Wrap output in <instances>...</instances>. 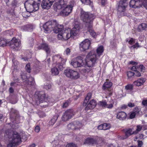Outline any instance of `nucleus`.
Masks as SVG:
<instances>
[{
    "label": "nucleus",
    "mask_w": 147,
    "mask_h": 147,
    "mask_svg": "<svg viewBox=\"0 0 147 147\" xmlns=\"http://www.w3.org/2000/svg\"><path fill=\"white\" fill-rule=\"evenodd\" d=\"M80 27L78 24H75L71 31L70 29H63L57 35L58 40L65 41L69 39L71 35L75 36L80 30Z\"/></svg>",
    "instance_id": "obj_1"
},
{
    "label": "nucleus",
    "mask_w": 147,
    "mask_h": 147,
    "mask_svg": "<svg viewBox=\"0 0 147 147\" xmlns=\"http://www.w3.org/2000/svg\"><path fill=\"white\" fill-rule=\"evenodd\" d=\"M86 65L82 70L83 73H88L92 69V67L95 63L96 61V55L94 54L93 51L90 52L86 57Z\"/></svg>",
    "instance_id": "obj_2"
},
{
    "label": "nucleus",
    "mask_w": 147,
    "mask_h": 147,
    "mask_svg": "<svg viewBox=\"0 0 147 147\" xmlns=\"http://www.w3.org/2000/svg\"><path fill=\"white\" fill-rule=\"evenodd\" d=\"M56 25V22L52 20L47 22L43 25V28L46 33L50 32L53 30L54 32L56 33H59L63 29V26L61 25Z\"/></svg>",
    "instance_id": "obj_3"
},
{
    "label": "nucleus",
    "mask_w": 147,
    "mask_h": 147,
    "mask_svg": "<svg viewBox=\"0 0 147 147\" xmlns=\"http://www.w3.org/2000/svg\"><path fill=\"white\" fill-rule=\"evenodd\" d=\"M54 59L56 60V67L51 68V72L53 76L58 75L59 73V71L57 67H58L61 70L63 69V65L64 64L66 61V59H63L59 55H55L54 57Z\"/></svg>",
    "instance_id": "obj_4"
},
{
    "label": "nucleus",
    "mask_w": 147,
    "mask_h": 147,
    "mask_svg": "<svg viewBox=\"0 0 147 147\" xmlns=\"http://www.w3.org/2000/svg\"><path fill=\"white\" fill-rule=\"evenodd\" d=\"M40 0H27L24 6L27 11L31 13L36 11L39 9Z\"/></svg>",
    "instance_id": "obj_5"
},
{
    "label": "nucleus",
    "mask_w": 147,
    "mask_h": 147,
    "mask_svg": "<svg viewBox=\"0 0 147 147\" xmlns=\"http://www.w3.org/2000/svg\"><path fill=\"white\" fill-rule=\"evenodd\" d=\"M94 15L90 13L86 12L83 11H81V19L86 23V26H87L90 24H92V22L94 18Z\"/></svg>",
    "instance_id": "obj_6"
},
{
    "label": "nucleus",
    "mask_w": 147,
    "mask_h": 147,
    "mask_svg": "<svg viewBox=\"0 0 147 147\" xmlns=\"http://www.w3.org/2000/svg\"><path fill=\"white\" fill-rule=\"evenodd\" d=\"M84 57L85 56L83 55L73 59L71 63V65L74 68L82 67L85 63Z\"/></svg>",
    "instance_id": "obj_7"
},
{
    "label": "nucleus",
    "mask_w": 147,
    "mask_h": 147,
    "mask_svg": "<svg viewBox=\"0 0 147 147\" xmlns=\"http://www.w3.org/2000/svg\"><path fill=\"white\" fill-rule=\"evenodd\" d=\"M21 141L20 135L16 132H14L13 135L12 140L7 145V147H14L20 143Z\"/></svg>",
    "instance_id": "obj_8"
},
{
    "label": "nucleus",
    "mask_w": 147,
    "mask_h": 147,
    "mask_svg": "<svg viewBox=\"0 0 147 147\" xmlns=\"http://www.w3.org/2000/svg\"><path fill=\"white\" fill-rule=\"evenodd\" d=\"M28 77L24 74L21 75V78L24 84L28 86L34 85V78L31 77Z\"/></svg>",
    "instance_id": "obj_9"
},
{
    "label": "nucleus",
    "mask_w": 147,
    "mask_h": 147,
    "mask_svg": "<svg viewBox=\"0 0 147 147\" xmlns=\"http://www.w3.org/2000/svg\"><path fill=\"white\" fill-rule=\"evenodd\" d=\"M73 7L72 5H68L66 7L63 6L61 8L62 10L59 13L60 15L64 16H68L71 12Z\"/></svg>",
    "instance_id": "obj_10"
},
{
    "label": "nucleus",
    "mask_w": 147,
    "mask_h": 147,
    "mask_svg": "<svg viewBox=\"0 0 147 147\" xmlns=\"http://www.w3.org/2000/svg\"><path fill=\"white\" fill-rule=\"evenodd\" d=\"M69 0H57V2L54 5L55 10L57 11L62 8L63 6H66Z\"/></svg>",
    "instance_id": "obj_11"
},
{
    "label": "nucleus",
    "mask_w": 147,
    "mask_h": 147,
    "mask_svg": "<svg viewBox=\"0 0 147 147\" xmlns=\"http://www.w3.org/2000/svg\"><path fill=\"white\" fill-rule=\"evenodd\" d=\"M90 44V41L88 39H85L80 44V50L81 51H83L88 49Z\"/></svg>",
    "instance_id": "obj_12"
},
{
    "label": "nucleus",
    "mask_w": 147,
    "mask_h": 147,
    "mask_svg": "<svg viewBox=\"0 0 147 147\" xmlns=\"http://www.w3.org/2000/svg\"><path fill=\"white\" fill-rule=\"evenodd\" d=\"M74 111L72 109L67 110L64 113L62 117V120L66 121L71 119L74 115Z\"/></svg>",
    "instance_id": "obj_13"
},
{
    "label": "nucleus",
    "mask_w": 147,
    "mask_h": 147,
    "mask_svg": "<svg viewBox=\"0 0 147 147\" xmlns=\"http://www.w3.org/2000/svg\"><path fill=\"white\" fill-rule=\"evenodd\" d=\"M55 1V0H43L41 3V6L43 9H49Z\"/></svg>",
    "instance_id": "obj_14"
},
{
    "label": "nucleus",
    "mask_w": 147,
    "mask_h": 147,
    "mask_svg": "<svg viewBox=\"0 0 147 147\" xmlns=\"http://www.w3.org/2000/svg\"><path fill=\"white\" fill-rule=\"evenodd\" d=\"M125 136H118V138L119 140H124L127 138L129 136L133 134H136V132L133 131V129H128L126 130L125 133Z\"/></svg>",
    "instance_id": "obj_15"
},
{
    "label": "nucleus",
    "mask_w": 147,
    "mask_h": 147,
    "mask_svg": "<svg viewBox=\"0 0 147 147\" xmlns=\"http://www.w3.org/2000/svg\"><path fill=\"white\" fill-rule=\"evenodd\" d=\"M21 45L20 40L15 38H13L10 42V46L13 49L18 47Z\"/></svg>",
    "instance_id": "obj_16"
},
{
    "label": "nucleus",
    "mask_w": 147,
    "mask_h": 147,
    "mask_svg": "<svg viewBox=\"0 0 147 147\" xmlns=\"http://www.w3.org/2000/svg\"><path fill=\"white\" fill-rule=\"evenodd\" d=\"M100 139V138L98 137L93 138H89L86 140L84 144H96L99 141Z\"/></svg>",
    "instance_id": "obj_17"
},
{
    "label": "nucleus",
    "mask_w": 147,
    "mask_h": 147,
    "mask_svg": "<svg viewBox=\"0 0 147 147\" xmlns=\"http://www.w3.org/2000/svg\"><path fill=\"white\" fill-rule=\"evenodd\" d=\"M127 5L126 0H121L117 9L118 11L121 12H123Z\"/></svg>",
    "instance_id": "obj_18"
},
{
    "label": "nucleus",
    "mask_w": 147,
    "mask_h": 147,
    "mask_svg": "<svg viewBox=\"0 0 147 147\" xmlns=\"http://www.w3.org/2000/svg\"><path fill=\"white\" fill-rule=\"evenodd\" d=\"M38 99L40 102L43 103L44 101L47 100L45 94L43 92H40L38 95Z\"/></svg>",
    "instance_id": "obj_19"
},
{
    "label": "nucleus",
    "mask_w": 147,
    "mask_h": 147,
    "mask_svg": "<svg viewBox=\"0 0 147 147\" xmlns=\"http://www.w3.org/2000/svg\"><path fill=\"white\" fill-rule=\"evenodd\" d=\"M39 50L42 49L44 50L47 54H49L50 52V49L49 47L46 43H43L38 47Z\"/></svg>",
    "instance_id": "obj_20"
},
{
    "label": "nucleus",
    "mask_w": 147,
    "mask_h": 147,
    "mask_svg": "<svg viewBox=\"0 0 147 147\" xmlns=\"http://www.w3.org/2000/svg\"><path fill=\"white\" fill-rule=\"evenodd\" d=\"M126 116V114L125 112H119L117 114V118L120 120H123L125 119Z\"/></svg>",
    "instance_id": "obj_21"
},
{
    "label": "nucleus",
    "mask_w": 147,
    "mask_h": 147,
    "mask_svg": "<svg viewBox=\"0 0 147 147\" xmlns=\"http://www.w3.org/2000/svg\"><path fill=\"white\" fill-rule=\"evenodd\" d=\"M96 105V103L95 101L92 100L90 102L88 103L86 107V109H91L94 108Z\"/></svg>",
    "instance_id": "obj_22"
},
{
    "label": "nucleus",
    "mask_w": 147,
    "mask_h": 147,
    "mask_svg": "<svg viewBox=\"0 0 147 147\" xmlns=\"http://www.w3.org/2000/svg\"><path fill=\"white\" fill-rule=\"evenodd\" d=\"M145 80L143 78L138 79L137 81L134 82L133 84L136 86H139L142 85L145 82Z\"/></svg>",
    "instance_id": "obj_23"
},
{
    "label": "nucleus",
    "mask_w": 147,
    "mask_h": 147,
    "mask_svg": "<svg viewBox=\"0 0 147 147\" xmlns=\"http://www.w3.org/2000/svg\"><path fill=\"white\" fill-rule=\"evenodd\" d=\"M104 51L103 47L102 46H100L96 50L97 53L98 55V56L96 57V60L98 59V57H99L100 56L102 55V53ZM93 51L94 52V54L96 55V54L95 53V52L94 51L92 50V51Z\"/></svg>",
    "instance_id": "obj_24"
},
{
    "label": "nucleus",
    "mask_w": 147,
    "mask_h": 147,
    "mask_svg": "<svg viewBox=\"0 0 147 147\" xmlns=\"http://www.w3.org/2000/svg\"><path fill=\"white\" fill-rule=\"evenodd\" d=\"M80 77V75L79 73L73 70L71 79L76 80L78 78Z\"/></svg>",
    "instance_id": "obj_25"
},
{
    "label": "nucleus",
    "mask_w": 147,
    "mask_h": 147,
    "mask_svg": "<svg viewBox=\"0 0 147 147\" xmlns=\"http://www.w3.org/2000/svg\"><path fill=\"white\" fill-rule=\"evenodd\" d=\"M73 70V69H65L64 71V74L67 77L71 79Z\"/></svg>",
    "instance_id": "obj_26"
},
{
    "label": "nucleus",
    "mask_w": 147,
    "mask_h": 147,
    "mask_svg": "<svg viewBox=\"0 0 147 147\" xmlns=\"http://www.w3.org/2000/svg\"><path fill=\"white\" fill-rule=\"evenodd\" d=\"M76 123H77L74 122V124L70 123L68 124L67 125V128L69 129H73L80 128V125H77V126H76L75 124Z\"/></svg>",
    "instance_id": "obj_27"
},
{
    "label": "nucleus",
    "mask_w": 147,
    "mask_h": 147,
    "mask_svg": "<svg viewBox=\"0 0 147 147\" xmlns=\"http://www.w3.org/2000/svg\"><path fill=\"white\" fill-rule=\"evenodd\" d=\"M86 27H87L88 32H89L90 35L93 37H94L96 35V33L94 31L92 30V24H90L87 26H86Z\"/></svg>",
    "instance_id": "obj_28"
},
{
    "label": "nucleus",
    "mask_w": 147,
    "mask_h": 147,
    "mask_svg": "<svg viewBox=\"0 0 147 147\" xmlns=\"http://www.w3.org/2000/svg\"><path fill=\"white\" fill-rule=\"evenodd\" d=\"M112 85V83L110 82L107 81L105 82L102 86V89L103 90L107 89L111 87Z\"/></svg>",
    "instance_id": "obj_29"
},
{
    "label": "nucleus",
    "mask_w": 147,
    "mask_h": 147,
    "mask_svg": "<svg viewBox=\"0 0 147 147\" xmlns=\"http://www.w3.org/2000/svg\"><path fill=\"white\" fill-rule=\"evenodd\" d=\"M92 96V94L91 93H88L86 96L83 104V105L86 106L88 102V101L90 98Z\"/></svg>",
    "instance_id": "obj_30"
},
{
    "label": "nucleus",
    "mask_w": 147,
    "mask_h": 147,
    "mask_svg": "<svg viewBox=\"0 0 147 147\" xmlns=\"http://www.w3.org/2000/svg\"><path fill=\"white\" fill-rule=\"evenodd\" d=\"M147 28V24L145 23H142L138 27V31H139L144 30Z\"/></svg>",
    "instance_id": "obj_31"
},
{
    "label": "nucleus",
    "mask_w": 147,
    "mask_h": 147,
    "mask_svg": "<svg viewBox=\"0 0 147 147\" xmlns=\"http://www.w3.org/2000/svg\"><path fill=\"white\" fill-rule=\"evenodd\" d=\"M32 28L33 26L29 25H26L23 27V29L25 31H32Z\"/></svg>",
    "instance_id": "obj_32"
},
{
    "label": "nucleus",
    "mask_w": 147,
    "mask_h": 147,
    "mask_svg": "<svg viewBox=\"0 0 147 147\" xmlns=\"http://www.w3.org/2000/svg\"><path fill=\"white\" fill-rule=\"evenodd\" d=\"M135 8L139 7L143 5V0H136Z\"/></svg>",
    "instance_id": "obj_33"
},
{
    "label": "nucleus",
    "mask_w": 147,
    "mask_h": 147,
    "mask_svg": "<svg viewBox=\"0 0 147 147\" xmlns=\"http://www.w3.org/2000/svg\"><path fill=\"white\" fill-rule=\"evenodd\" d=\"M7 42L5 40L0 38V47H4L6 46Z\"/></svg>",
    "instance_id": "obj_34"
},
{
    "label": "nucleus",
    "mask_w": 147,
    "mask_h": 147,
    "mask_svg": "<svg viewBox=\"0 0 147 147\" xmlns=\"http://www.w3.org/2000/svg\"><path fill=\"white\" fill-rule=\"evenodd\" d=\"M134 72L129 71L127 72V76L129 78H131L134 77Z\"/></svg>",
    "instance_id": "obj_35"
},
{
    "label": "nucleus",
    "mask_w": 147,
    "mask_h": 147,
    "mask_svg": "<svg viewBox=\"0 0 147 147\" xmlns=\"http://www.w3.org/2000/svg\"><path fill=\"white\" fill-rule=\"evenodd\" d=\"M103 125L104 130L108 129H110L111 127L110 125L109 124L104 123Z\"/></svg>",
    "instance_id": "obj_36"
},
{
    "label": "nucleus",
    "mask_w": 147,
    "mask_h": 147,
    "mask_svg": "<svg viewBox=\"0 0 147 147\" xmlns=\"http://www.w3.org/2000/svg\"><path fill=\"white\" fill-rule=\"evenodd\" d=\"M136 0H131L129 3V5L132 7L135 8Z\"/></svg>",
    "instance_id": "obj_37"
},
{
    "label": "nucleus",
    "mask_w": 147,
    "mask_h": 147,
    "mask_svg": "<svg viewBox=\"0 0 147 147\" xmlns=\"http://www.w3.org/2000/svg\"><path fill=\"white\" fill-rule=\"evenodd\" d=\"M82 3L86 5L90 4L91 2L90 0H80Z\"/></svg>",
    "instance_id": "obj_38"
},
{
    "label": "nucleus",
    "mask_w": 147,
    "mask_h": 147,
    "mask_svg": "<svg viewBox=\"0 0 147 147\" xmlns=\"http://www.w3.org/2000/svg\"><path fill=\"white\" fill-rule=\"evenodd\" d=\"M57 119V117H55L53 118L52 119L51 121L49 122L50 124L51 125H53L56 122Z\"/></svg>",
    "instance_id": "obj_39"
},
{
    "label": "nucleus",
    "mask_w": 147,
    "mask_h": 147,
    "mask_svg": "<svg viewBox=\"0 0 147 147\" xmlns=\"http://www.w3.org/2000/svg\"><path fill=\"white\" fill-rule=\"evenodd\" d=\"M12 34V32L10 30L5 31L3 32V34L5 35L11 36Z\"/></svg>",
    "instance_id": "obj_40"
},
{
    "label": "nucleus",
    "mask_w": 147,
    "mask_h": 147,
    "mask_svg": "<svg viewBox=\"0 0 147 147\" xmlns=\"http://www.w3.org/2000/svg\"><path fill=\"white\" fill-rule=\"evenodd\" d=\"M127 42L130 45H132L135 42V39L133 38H131L129 40V39L127 40Z\"/></svg>",
    "instance_id": "obj_41"
},
{
    "label": "nucleus",
    "mask_w": 147,
    "mask_h": 147,
    "mask_svg": "<svg viewBox=\"0 0 147 147\" xmlns=\"http://www.w3.org/2000/svg\"><path fill=\"white\" fill-rule=\"evenodd\" d=\"M107 104V102L105 101H100L98 103V104L100 106L105 107H106Z\"/></svg>",
    "instance_id": "obj_42"
},
{
    "label": "nucleus",
    "mask_w": 147,
    "mask_h": 147,
    "mask_svg": "<svg viewBox=\"0 0 147 147\" xmlns=\"http://www.w3.org/2000/svg\"><path fill=\"white\" fill-rule=\"evenodd\" d=\"M25 69L26 71L28 73H30V65L29 64H27L25 67Z\"/></svg>",
    "instance_id": "obj_43"
},
{
    "label": "nucleus",
    "mask_w": 147,
    "mask_h": 147,
    "mask_svg": "<svg viewBox=\"0 0 147 147\" xmlns=\"http://www.w3.org/2000/svg\"><path fill=\"white\" fill-rule=\"evenodd\" d=\"M133 112L136 115H137L139 114L140 111L138 108L136 107L134 109Z\"/></svg>",
    "instance_id": "obj_44"
},
{
    "label": "nucleus",
    "mask_w": 147,
    "mask_h": 147,
    "mask_svg": "<svg viewBox=\"0 0 147 147\" xmlns=\"http://www.w3.org/2000/svg\"><path fill=\"white\" fill-rule=\"evenodd\" d=\"M125 89L127 90H131L133 89V85L131 84H128L125 86Z\"/></svg>",
    "instance_id": "obj_45"
},
{
    "label": "nucleus",
    "mask_w": 147,
    "mask_h": 147,
    "mask_svg": "<svg viewBox=\"0 0 147 147\" xmlns=\"http://www.w3.org/2000/svg\"><path fill=\"white\" fill-rule=\"evenodd\" d=\"M145 67L143 65H140L139 67H138V70L140 71H141L144 72Z\"/></svg>",
    "instance_id": "obj_46"
},
{
    "label": "nucleus",
    "mask_w": 147,
    "mask_h": 147,
    "mask_svg": "<svg viewBox=\"0 0 147 147\" xmlns=\"http://www.w3.org/2000/svg\"><path fill=\"white\" fill-rule=\"evenodd\" d=\"M70 102V101L67 100L65 103H64L63 105V108H66L69 105V104Z\"/></svg>",
    "instance_id": "obj_47"
},
{
    "label": "nucleus",
    "mask_w": 147,
    "mask_h": 147,
    "mask_svg": "<svg viewBox=\"0 0 147 147\" xmlns=\"http://www.w3.org/2000/svg\"><path fill=\"white\" fill-rule=\"evenodd\" d=\"M142 128V127L140 125H138L137 126V129L136 130L134 131V132H136V134H137L138 132L141 130Z\"/></svg>",
    "instance_id": "obj_48"
},
{
    "label": "nucleus",
    "mask_w": 147,
    "mask_h": 147,
    "mask_svg": "<svg viewBox=\"0 0 147 147\" xmlns=\"http://www.w3.org/2000/svg\"><path fill=\"white\" fill-rule=\"evenodd\" d=\"M51 85L49 84H47L46 85H45L44 86V88L47 90L51 88Z\"/></svg>",
    "instance_id": "obj_49"
},
{
    "label": "nucleus",
    "mask_w": 147,
    "mask_h": 147,
    "mask_svg": "<svg viewBox=\"0 0 147 147\" xmlns=\"http://www.w3.org/2000/svg\"><path fill=\"white\" fill-rule=\"evenodd\" d=\"M66 147H77L76 145L73 143L68 144Z\"/></svg>",
    "instance_id": "obj_50"
},
{
    "label": "nucleus",
    "mask_w": 147,
    "mask_h": 147,
    "mask_svg": "<svg viewBox=\"0 0 147 147\" xmlns=\"http://www.w3.org/2000/svg\"><path fill=\"white\" fill-rule=\"evenodd\" d=\"M140 47L138 42H136L134 45H133L130 47V48H133L134 49L135 48H137Z\"/></svg>",
    "instance_id": "obj_51"
},
{
    "label": "nucleus",
    "mask_w": 147,
    "mask_h": 147,
    "mask_svg": "<svg viewBox=\"0 0 147 147\" xmlns=\"http://www.w3.org/2000/svg\"><path fill=\"white\" fill-rule=\"evenodd\" d=\"M43 104L41 105V106L44 107H46L48 105V103L47 102V100L44 101V102L43 103Z\"/></svg>",
    "instance_id": "obj_52"
},
{
    "label": "nucleus",
    "mask_w": 147,
    "mask_h": 147,
    "mask_svg": "<svg viewBox=\"0 0 147 147\" xmlns=\"http://www.w3.org/2000/svg\"><path fill=\"white\" fill-rule=\"evenodd\" d=\"M28 12L27 11L23 12L22 13V16L24 18H26L28 17L29 16L28 15Z\"/></svg>",
    "instance_id": "obj_53"
},
{
    "label": "nucleus",
    "mask_w": 147,
    "mask_h": 147,
    "mask_svg": "<svg viewBox=\"0 0 147 147\" xmlns=\"http://www.w3.org/2000/svg\"><path fill=\"white\" fill-rule=\"evenodd\" d=\"M65 52L66 55H69L71 52V49L69 48H67L65 50Z\"/></svg>",
    "instance_id": "obj_54"
},
{
    "label": "nucleus",
    "mask_w": 147,
    "mask_h": 147,
    "mask_svg": "<svg viewBox=\"0 0 147 147\" xmlns=\"http://www.w3.org/2000/svg\"><path fill=\"white\" fill-rule=\"evenodd\" d=\"M143 3L144 6L147 9V0H143Z\"/></svg>",
    "instance_id": "obj_55"
},
{
    "label": "nucleus",
    "mask_w": 147,
    "mask_h": 147,
    "mask_svg": "<svg viewBox=\"0 0 147 147\" xmlns=\"http://www.w3.org/2000/svg\"><path fill=\"white\" fill-rule=\"evenodd\" d=\"M131 69L136 72L138 69V66H136V65L134 66L131 68Z\"/></svg>",
    "instance_id": "obj_56"
},
{
    "label": "nucleus",
    "mask_w": 147,
    "mask_h": 147,
    "mask_svg": "<svg viewBox=\"0 0 147 147\" xmlns=\"http://www.w3.org/2000/svg\"><path fill=\"white\" fill-rule=\"evenodd\" d=\"M134 75H135L137 77H140L141 76V74L140 73V72L138 71H136L135 73H134Z\"/></svg>",
    "instance_id": "obj_57"
},
{
    "label": "nucleus",
    "mask_w": 147,
    "mask_h": 147,
    "mask_svg": "<svg viewBox=\"0 0 147 147\" xmlns=\"http://www.w3.org/2000/svg\"><path fill=\"white\" fill-rule=\"evenodd\" d=\"M138 147H141L143 144V142L141 141H138Z\"/></svg>",
    "instance_id": "obj_58"
},
{
    "label": "nucleus",
    "mask_w": 147,
    "mask_h": 147,
    "mask_svg": "<svg viewBox=\"0 0 147 147\" xmlns=\"http://www.w3.org/2000/svg\"><path fill=\"white\" fill-rule=\"evenodd\" d=\"M113 107V105L112 104H107V105L106 106V107H107L109 109H111Z\"/></svg>",
    "instance_id": "obj_59"
},
{
    "label": "nucleus",
    "mask_w": 147,
    "mask_h": 147,
    "mask_svg": "<svg viewBox=\"0 0 147 147\" xmlns=\"http://www.w3.org/2000/svg\"><path fill=\"white\" fill-rule=\"evenodd\" d=\"M40 130V127L38 126H36L35 128V131L36 132H38Z\"/></svg>",
    "instance_id": "obj_60"
},
{
    "label": "nucleus",
    "mask_w": 147,
    "mask_h": 147,
    "mask_svg": "<svg viewBox=\"0 0 147 147\" xmlns=\"http://www.w3.org/2000/svg\"><path fill=\"white\" fill-rule=\"evenodd\" d=\"M136 115L133 112H132L130 115V118L131 119L134 118Z\"/></svg>",
    "instance_id": "obj_61"
},
{
    "label": "nucleus",
    "mask_w": 147,
    "mask_h": 147,
    "mask_svg": "<svg viewBox=\"0 0 147 147\" xmlns=\"http://www.w3.org/2000/svg\"><path fill=\"white\" fill-rule=\"evenodd\" d=\"M142 104L144 106H147V100H143L142 102Z\"/></svg>",
    "instance_id": "obj_62"
},
{
    "label": "nucleus",
    "mask_w": 147,
    "mask_h": 147,
    "mask_svg": "<svg viewBox=\"0 0 147 147\" xmlns=\"http://www.w3.org/2000/svg\"><path fill=\"white\" fill-rule=\"evenodd\" d=\"M98 129L100 130H103V124L100 125L98 126Z\"/></svg>",
    "instance_id": "obj_63"
},
{
    "label": "nucleus",
    "mask_w": 147,
    "mask_h": 147,
    "mask_svg": "<svg viewBox=\"0 0 147 147\" xmlns=\"http://www.w3.org/2000/svg\"><path fill=\"white\" fill-rule=\"evenodd\" d=\"M128 106L129 107H133L134 106V103L129 102L128 103Z\"/></svg>",
    "instance_id": "obj_64"
}]
</instances>
